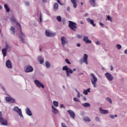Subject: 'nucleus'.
<instances>
[{
  "instance_id": "nucleus-42",
  "label": "nucleus",
  "mask_w": 127,
  "mask_h": 127,
  "mask_svg": "<svg viewBox=\"0 0 127 127\" xmlns=\"http://www.w3.org/2000/svg\"><path fill=\"white\" fill-rule=\"evenodd\" d=\"M83 94H84V95H88V92L87 90H84Z\"/></svg>"
},
{
  "instance_id": "nucleus-11",
  "label": "nucleus",
  "mask_w": 127,
  "mask_h": 127,
  "mask_svg": "<svg viewBox=\"0 0 127 127\" xmlns=\"http://www.w3.org/2000/svg\"><path fill=\"white\" fill-rule=\"evenodd\" d=\"M67 113L70 115V116L71 118H72L73 120L75 119V117H76V115L75 114V113L72 110H67Z\"/></svg>"
},
{
  "instance_id": "nucleus-7",
  "label": "nucleus",
  "mask_w": 127,
  "mask_h": 127,
  "mask_svg": "<svg viewBox=\"0 0 127 127\" xmlns=\"http://www.w3.org/2000/svg\"><path fill=\"white\" fill-rule=\"evenodd\" d=\"M45 34L46 36H48L49 37H53V36H55L56 35V33L49 32L47 30H46L45 31Z\"/></svg>"
},
{
  "instance_id": "nucleus-49",
  "label": "nucleus",
  "mask_w": 127,
  "mask_h": 127,
  "mask_svg": "<svg viewBox=\"0 0 127 127\" xmlns=\"http://www.w3.org/2000/svg\"><path fill=\"white\" fill-rule=\"evenodd\" d=\"M96 44H97V45H100V42L99 41L96 42Z\"/></svg>"
},
{
  "instance_id": "nucleus-39",
  "label": "nucleus",
  "mask_w": 127,
  "mask_h": 127,
  "mask_svg": "<svg viewBox=\"0 0 127 127\" xmlns=\"http://www.w3.org/2000/svg\"><path fill=\"white\" fill-rule=\"evenodd\" d=\"M76 37H77L79 39H81V38H83V36H81L80 35H77L76 36Z\"/></svg>"
},
{
  "instance_id": "nucleus-47",
  "label": "nucleus",
  "mask_w": 127,
  "mask_h": 127,
  "mask_svg": "<svg viewBox=\"0 0 127 127\" xmlns=\"http://www.w3.org/2000/svg\"><path fill=\"white\" fill-rule=\"evenodd\" d=\"M77 98H80V92L77 93Z\"/></svg>"
},
{
  "instance_id": "nucleus-63",
  "label": "nucleus",
  "mask_w": 127,
  "mask_h": 127,
  "mask_svg": "<svg viewBox=\"0 0 127 127\" xmlns=\"http://www.w3.org/2000/svg\"><path fill=\"white\" fill-rule=\"evenodd\" d=\"M39 50H40V51H41V48H40Z\"/></svg>"
},
{
  "instance_id": "nucleus-3",
  "label": "nucleus",
  "mask_w": 127,
  "mask_h": 127,
  "mask_svg": "<svg viewBox=\"0 0 127 127\" xmlns=\"http://www.w3.org/2000/svg\"><path fill=\"white\" fill-rule=\"evenodd\" d=\"M68 27H69V28H70L71 30H73V31H76V29H77V23L73 22L71 21H69Z\"/></svg>"
},
{
  "instance_id": "nucleus-4",
  "label": "nucleus",
  "mask_w": 127,
  "mask_h": 127,
  "mask_svg": "<svg viewBox=\"0 0 127 127\" xmlns=\"http://www.w3.org/2000/svg\"><path fill=\"white\" fill-rule=\"evenodd\" d=\"M63 70L66 71L67 77H69L70 74H73V70L71 68H69L67 65L63 67Z\"/></svg>"
},
{
  "instance_id": "nucleus-51",
  "label": "nucleus",
  "mask_w": 127,
  "mask_h": 127,
  "mask_svg": "<svg viewBox=\"0 0 127 127\" xmlns=\"http://www.w3.org/2000/svg\"><path fill=\"white\" fill-rule=\"evenodd\" d=\"M99 24H100V25H101V26H104V24H103V23L100 22V23H99Z\"/></svg>"
},
{
  "instance_id": "nucleus-43",
  "label": "nucleus",
  "mask_w": 127,
  "mask_h": 127,
  "mask_svg": "<svg viewBox=\"0 0 127 127\" xmlns=\"http://www.w3.org/2000/svg\"><path fill=\"white\" fill-rule=\"evenodd\" d=\"M8 47H9L8 45L7 44H6V47L4 49H6V50H7V49H8Z\"/></svg>"
},
{
  "instance_id": "nucleus-6",
  "label": "nucleus",
  "mask_w": 127,
  "mask_h": 127,
  "mask_svg": "<svg viewBox=\"0 0 127 127\" xmlns=\"http://www.w3.org/2000/svg\"><path fill=\"white\" fill-rule=\"evenodd\" d=\"M34 83L36 84V85L38 87V88H42L43 89H44L45 86L44 85H43L41 82L39 81L38 80H35Z\"/></svg>"
},
{
  "instance_id": "nucleus-35",
  "label": "nucleus",
  "mask_w": 127,
  "mask_h": 127,
  "mask_svg": "<svg viewBox=\"0 0 127 127\" xmlns=\"http://www.w3.org/2000/svg\"><path fill=\"white\" fill-rule=\"evenodd\" d=\"M11 21H13V22H16V19H15V18L14 17H13L11 18Z\"/></svg>"
},
{
  "instance_id": "nucleus-17",
  "label": "nucleus",
  "mask_w": 127,
  "mask_h": 127,
  "mask_svg": "<svg viewBox=\"0 0 127 127\" xmlns=\"http://www.w3.org/2000/svg\"><path fill=\"white\" fill-rule=\"evenodd\" d=\"M99 110L101 114H103L104 115H106L109 113V111L103 110V109H102V107H100L99 108Z\"/></svg>"
},
{
  "instance_id": "nucleus-38",
  "label": "nucleus",
  "mask_w": 127,
  "mask_h": 127,
  "mask_svg": "<svg viewBox=\"0 0 127 127\" xmlns=\"http://www.w3.org/2000/svg\"><path fill=\"white\" fill-rule=\"evenodd\" d=\"M40 64H43L44 63V60L43 59H42L40 60Z\"/></svg>"
},
{
  "instance_id": "nucleus-34",
  "label": "nucleus",
  "mask_w": 127,
  "mask_h": 127,
  "mask_svg": "<svg viewBox=\"0 0 127 127\" xmlns=\"http://www.w3.org/2000/svg\"><path fill=\"white\" fill-rule=\"evenodd\" d=\"M106 99L107 100V101H108L109 102H110V104H112V99H111V98H110L109 97H107L106 98Z\"/></svg>"
},
{
  "instance_id": "nucleus-50",
  "label": "nucleus",
  "mask_w": 127,
  "mask_h": 127,
  "mask_svg": "<svg viewBox=\"0 0 127 127\" xmlns=\"http://www.w3.org/2000/svg\"><path fill=\"white\" fill-rule=\"evenodd\" d=\"M76 46H77V47H80L81 46V44L78 43L76 44Z\"/></svg>"
},
{
  "instance_id": "nucleus-32",
  "label": "nucleus",
  "mask_w": 127,
  "mask_h": 127,
  "mask_svg": "<svg viewBox=\"0 0 127 127\" xmlns=\"http://www.w3.org/2000/svg\"><path fill=\"white\" fill-rule=\"evenodd\" d=\"M107 19L108 20H110V21H111V22L112 21H113V18H112V17H111L110 15L107 16Z\"/></svg>"
},
{
  "instance_id": "nucleus-25",
  "label": "nucleus",
  "mask_w": 127,
  "mask_h": 127,
  "mask_svg": "<svg viewBox=\"0 0 127 127\" xmlns=\"http://www.w3.org/2000/svg\"><path fill=\"white\" fill-rule=\"evenodd\" d=\"M4 8H5L6 12H9L10 11V9H9V8L8 7L7 4H4Z\"/></svg>"
},
{
  "instance_id": "nucleus-27",
  "label": "nucleus",
  "mask_w": 127,
  "mask_h": 127,
  "mask_svg": "<svg viewBox=\"0 0 127 127\" xmlns=\"http://www.w3.org/2000/svg\"><path fill=\"white\" fill-rule=\"evenodd\" d=\"M84 121H85V122H91V119H90V118H89V117H85L83 118Z\"/></svg>"
},
{
  "instance_id": "nucleus-19",
  "label": "nucleus",
  "mask_w": 127,
  "mask_h": 127,
  "mask_svg": "<svg viewBox=\"0 0 127 127\" xmlns=\"http://www.w3.org/2000/svg\"><path fill=\"white\" fill-rule=\"evenodd\" d=\"M89 2L92 6L95 7L96 6V0H89Z\"/></svg>"
},
{
  "instance_id": "nucleus-37",
  "label": "nucleus",
  "mask_w": 127,
  "mask_h": 127,
  "mask_svg": "<svg viewBox=\"0 0 127 127\" xmlns=\"http://www.w3.org/2000/svg\"><path fill=\"white\" fill-rule=\"evenodd\" d=\"M65 61L66 63H67V64H71V63H70V61H69V60L66 59L65 60Z\"/></svg>"
},
{
  "instance_id": "nucleus-46",
  "label": "nucleus",
  "mask_w": 127,
  "mask_h": 127,
  "mask_svg": "<svg viewBox=\"0 0 127 127\" xmlns=\"http://www.w3.org/2000/svg\"><path fill=\"white\" fill-rule=\"evenodd\" d=\"M25 4L26 5H27V6H28V5H29V2H26L25 3Z\"/></svg>"
},
{
  "instance_id": "nucleus-56",
  "label": "nucleus",
  "mask_w": 127,
  "mask_h": 127,
  "mask_svg": "<svg viewBox=\"0 0 127 127\" xmlns=\"http://www.w3.org/2000/svg\"><path fill=\"white\" fill-rule=\"evenodd\" d=\"M42 1H43V2H44V3L47 2L46 0H42Z\"/></svg>"
},
{
  "instance_id": "nucleus-14",
  "label": "nucleus",
  "mask_w": 127,
  "mask_h": 127,
  "mask_svg": "<svg viewBox=\"0 0 127 127\" xmlns=\"http://www.w3.org/2000/svg\"><path fill=\"white\" fill-rule=\"evenodd\" d=\"M83 40L85 42V43H87V44L92 43V41L89 40V38L88 37L84 36Z\"/></svg>"
},
{
  "instance_id": "nucleus-62",
  "label": "nucleus",
  "mask_w": 127,
  "mask_h": 127,
  "mask_svg": "<svg viewBox=\"0 0 127 127\" xmlns=\"http://www.w3.org/2000/svg\"><path fill=\"white\" fill-rule=\"evenodd\" d=\"M63 88H64V89H65V86H63Z\"/></svg>"
},
{
  "instance_id": "nucleus-24",
  "label": "nucleus",
  "mask_w": 127,
  "mask_h": 127,
  "mask_svg": "<svg viewBox=\"0 0 127 127\" xmlns=\"http://www.w3.org/2000/svg\"><path fill=\"white\" fill-rule=\"evenodd\" d=\"M71 2L73 4V7L76 8L77 7V2L76 0H71Z\"/></svg>"
},
{
  "instance_id": "nucleus-29",
  "label": "nucleus",
  "mask_w": 127,
  "mask_h": 127,
  "mask_svg": "<svg viewBox=\"0 0 127 127\" xmlns=\"http://www.w3.org/2000/svg\"><path fill=\"white\" fill-rule=\"evenodd\" d=\"M10 30L12 31L13 34H15V28H14V27H11L10 28Z\"/></svg>"
},
{
  "instance_id": "nucleus-57",
  "label": "nucleus",
  "mask_w": 127,
  "mask_h": 127,
  "mask_svg": "<svg viewBox=\"0 0 127 127\" xmlns=\"http://www.w3.org/2000/svg\"><path fill=\"white\" fill-rule=\"evenodd\" d=\"M80 23H81V24H84V22H83V21H80Z\"/></svg>"
},
{
  "instance_id": "nucleus-31",
  "label": "nucleus",
  "mask_w": 127,
  "mask_h": 127,
  "mask_svg": "<svg viewBox=\"0 0 127 127\" xmlns=\"http://www.w3.org/2000/svg\"><path fill=\"white\" fill-rule=\"evenodd\" d=\"M57 19L58 20V21H59L60 22H61V21H62V18H61V17L58 16L57 17Z\"/></svg>"
},
{
  "instance_id": "nucleus-8",
  "label": "nucleus",
  "mask_w": 127,
  "mask_h": 127,
  "mask_svg": "<svg viewBox=\"0 0 127 127\" xmlns=\"http://www.w3.org/2000/svg\"><path fill=\"white\" fill-rule=\"evenodd\" d=\"M26 73H30V72H33V67L31 65L27 66L25 69H24Z\"/></svg>"
},
{
  "instance_id": "nucleus-58",
  "label": "nucleus",
  "mask_w": 127,
  "mask_h": 127,
  "mask_svg": "<svg viewBox=\"0 0 127 127\" xmlns=\"http://www.w3.org/2000/svg\"><path fill=\"white\" fill-rule=\"evenodd\" d=\"M2 8V6L1 5H0V9H1Z\"/></svg>"
},
{
  "instance_id": "nucleus-45",
  "label": "nucleus",
  "mask_w": 127,
  "mask_h": 127,
  "mask_svg": "<svg viewBox=\"0 0 127 127\" xmlns=\"http://www.w3.org/2000/svg\"><path fill=\"white\" fill-rule=\"evenodd\" d=\"M62 108H64V109H65V107L64 106V105H63V104L61 105V108L62 109Z\"/></svg>"
},
{
  "instance_id": "nucleus-54",
  "label": "nucleus",
  "mask_w": 127,
  "mask_h": 127,
  "mask_svg": "<svg viewBox=\"0 0 127 127\" xmlns=\"http://www.w3.org/2000/svg\"><path fill=\"white\" fill-rule=\"evenodd\" d=\"M90 88H88V89L86 90V91H87V92H90Z\"/></svg>"
},
{
  "instance_id": "nucleus-26",
  "label": "nucleus",
  "mask_w": 127,
  "mask_h": 127,
  "mask_svg": "<svg viewBox=\"0 0 127 127\" xmlns=\"http://www.w3.org/2000/svg\"><path fill=\"white\" fill-rule=\"evenodd\" d=\"M82 106L83 107H84V108H86V107H91V105L88 103L82 104Z\"/></svg>"
},
{
  "instance_id": "nucleus-13",
  "label": "nucleus",
  "mask_w": 127,
  "mask_h": 127,
  "mask_svg": "<svg viewBox=\"0 0 127 127\" xmlns=\"http://www.w3.org/2000/svg\"><path fill=\"white\" fill-rule=\"evenodd\" d=\"M62 44L64 46L65 44H67L68 42L67 41V39L65 37H62L61 38Z\"/></svg>"
},
{
  "instance_id": "nucleus-52",
  "label": "nucleus",
  "mask_w": 127,
  "mask_h": 127,
  "mask_svg": "<svg viewBox=\"0 0 127 127\" xmlns=\"http://www.w3.org/2000/svg\"><path fill=\"white\" fill-rule=\"evenodd\" d=\"M67 11H70V8L69 7H67Z\"/></svg>"
},
{
  "instance_id": "nucleus-48",
  "label": "nucleus",
  "mask_w": 127,
  "mask_h": 127,
  "mask_svg": "<svg viewBox=\"0 0 127 127\" xmlns=\"http://www.w3.org/2000/svg\"><path fill=\"white\" fill-rule=\"evenodd\" d=\"M110 70L111 71H113L114 70V67H113V65H111V69Z\"/></svg>"
},
{
  "instance_id": "nucleus-30",
  "label": "nucleus",
  "mask_w": 127,
  "mask_h": 127,
  "mask_svg": "<svg viewBox=\"0 0 127 127\" xmlns=\"http://www.w3.org/2000/svg\"><path fill=\"white\" fill-rule=\"evenodd\" d=\"M46 66L47 68H50V63L48 62H46Z\"/></svg>"
},
{
  "instance_id": "nucleus-59",
  "label": "nucleus",
  "mask_w": 127,
  "mask_h": 127,
  "mask_svg": "<svg viewBox=\"0 0 127 127\" xmlns=\"http://www.w3.org/2000/svg\"><path fill=\"white\" fill-rule=\"evenodd\" d=\"M81 5H83V4H84V3H83V2H81Z\"/></svg>"
},
{
  "instance_id": "nucleus-22",
  "label": "nucleus",
  "mask_w": 127,
  "mask_h": 127,
  "mask_svg": "<svg viewBox=\"0 0 127 127\" xmlns=\"http://www.w3.org/2000/svg\"><path fill=\"white\" fill-rule=\"evenodd\" d=\"M7 51V50L6 49H2L1 50L2 54H3V57H5L6 56V52Z\"/></svg>"
},
{
  "instance_id": "nucleus-18",
  "label": "nucleus",
  "mask_w": 127,
  "mask_h": 127,
  "mask_svg": "<svg viewBox=\"0 0 127 127\" xmlns=\"http://www.w3.org/2000/svg\"><path fill=\"white\" fill-rule=\"evenodd\" d=\"M88 59V55L85 54L83 56V61L82 62H84L85 64H88V62L87 61Z\"/></svg>"
},
{
  "instance_id": "nucleus-20",
  "label": "nucleus",
  "mask_w": 127,
  "mask_h": 127,
  "mask_svg": "<svg viewBox=\"0 0 127 127\" xmlns=\"http://www.w3.org/2000/svg\"><path fill=\"white\" fill-rule=\"evenodd\" d=\"M52 112L54 113V114L55 115H57V114H58V110L56 109V108H55L54 106H52Z\"/></svg>"
},
{
  "instance_id": "nucleus-1",
  "label": "nucleus",
  "mask_w": 127,
  "mask_h": 127,
  "mask_svg": "<svg viewBox=\"0 0 127 127\" xmlns=\"http://www.w3.org/2000/svg\"><path fill=\"white\" fill-rule=\"evenodd\" d=\"M90 76L91 77H92V78H91V84L93 85L94 88H96L97 87L96 83L98 81V78L94 73H91Z\"/></svg>"
},
{
  "instance_id": "nucleus-16",
  "label": "nucleus",
  "mask_w": 127,
  "mask_h": 127,
  "mask_svg": "<svg viewBox=\"0 0 127 127\" xmlns=\"http://www.w3.org/2000/svg\"><path fill=\"white\" fill-rule=\"evenodd\" d=\"M6 66L7 68H12V66L11 65V62L9 61V60H8L6 62Z\"/></svg>"
},
{
  "instance_id": "nucleus-5",
  "label": "nucleus",
  "mask_w": 127,
  "mask_h": 127,
  "mask_svg": "<svg viewBox=\"0 0 127 127\" xmlns=\"http://www.w3.org/2000/svg\"><path fill=\"white\" fill-rule=\"evenodd\" d=\"M19 25L20 26V33L19 34V36L20 37V41L22 42V43H24V39H23V37H24L25 36L23 33H22V31H21V27L20 26V24H19Z\"/></svg>"
},
{
  "instance_id": "nucleus-12",
  "label": "nucleus",
  "mask_w": 127,
  "mask_h": 127,
  "mask_svg": "<svg viewBox=\"0 0 127 127\" xmlns=\"http://www.w3.org/2000/svg\"><path fill=\"white\" fill-rule=\"evenodd\" d=\"M5 100L6 101V102H10V103H12V104H13V103H15V100H14V99L11 97H6Z\"/></svg>"
},
{
  "instance_id": "nucleus-44",
  "label": "nucleus",
  "mask_w": 127,
  "mask_h": 127,
  "mask_svg": "<svg viewBox=\"0 0 127 127\" xmlns=\"http://www.w3.org/2000/svg\"><path fill=\"white\" fill-rule=\"evenodd\" d=\"M57 1L58 2V3H59V4L62 5V3L60 2V0H57Z\"/></svg>"
},
{
  "instance_id": "nucleus-64",
  "label": "nucleus",
  "mask_w": 127,
  "mask_h": 127,
  "mask_svg": "<svg viewBox=\"0 0 127 127\" xmlns=\"http://www.w3.org/2000/svg\"><path fill=\"white\" fill-rule=\"evenodd\" d=\"M3 90L4 91H5V89H4V88H3Z\"/></svg>"
},
{
  "instance_id": "nucleus-21",
  "label": "nucleus",
  "mask_w": 127,
  "mask_h": 127,
  "mask_svg": "<svg viewBox=\"0 0 127 127\" xmlns=\"http://www.w3.org/2000/svg\"><path fill=\"white\" fill-rule=\"evenodd\" d=\"M26 113L27 115H28V116H32V113H31V111H30V110L28 108H26Z\"/></svg>"
},
{
  "instance_id": "nucleus-23",
  "label": "nucleus",
  "mask_w": 127,
  "mask_h": 127,
  "mask_svg": "<svg viewBox=\"0 0 127 127\" xmlns=\"http://www.w3.org/2000/svg\"><path fill=\"white\" fill-rule=\"evenodd\" d=\"M59 8V5L57 3H55L54 5V10L55 11H57Z\"/></svg>"
},
{
  "instance_id": "nucleus-36",
  "label": "nucleus",
  "mask_w": 127,
  "mask_h": 127,
  "mask_svg": "<svg viewBox=\"0 0 127 127\" xmlns=\"http://www.w3.org/2000/svg\"><path fill=\"white\" fill-rule=\"evenodd\" d=\"M73 101H74V102H81L79 101V99H78L77 98H74Z\"/></svg>"
},
{
  "instance_id": "nucleus-53",
  "label": "nucleus",
  "mask_w": 127,
  "mask_h": 127,
  "mask_svg": "<svg viewBox=\"0 0 127 127\" xmlns=\"http://www.w3.org/2000/svg\"><path fill=\"white\" fill-rule=\"evenodd\" d=\"M41 19H42V17L41 16V14L40 15V20L41 22Z\"/></svg>"
},
{
  "instance_id": "nucleus-33",
  "label": "nucleus",
  "mask_w": 127,
  "mask_h": 127,
  "mask_svg": "<svg viewBox=\"0 0 127 127\" xmlns=\"http://www.w3.org/2000/svg\"><path fill=\"white\" fill-rule=\"evenodd\" d=\"M116 47H117V48L119 50H120V49H121L122 48V46H121V45H120V44H117V45H116Z\"/></svg>"
},
{
  "instance_id": "nucleus-41",
  "label": "nucleus",
  "mask_w": 127,
  "mask_h": 127,
  "mask_svg": "<svg viewBox=\"0 0 127 127\" xmlns=\"http://www.w3.org/2000/svg\"><path fill=\"white\" fill-rule=\"evenodd\" d=\"M110 118H111V119H115V116H114L113 115H110L109 116Z\"/></svg>"
},
{
  "instance_id": "nucleus-28",
  "label": "nucleus",
  "mask_w": 127,
  "mask_h": 127,
  "mask_svg": "<svg viewBox=\"0 0 127 127\" xmlns=\"http://www.w3.org/2000/svg\"><path fill=\"white\" fill-rule=\"evenodd\" d=\"M53 105H54V107H55V108H57V107H58L59 104L58 103V102L56 101H53Z\"/></svg>"
},
{
  "instance_id": "nucleus-9",
  "label": "nucleus",
  "mask_w": 127,
  "mask_h": 127,
  "mask_svg": "<svg viewBox=\"0 0 127 127\" xmlns=\"http://www.w3.org/2000/svg\"><path fill=\"white\" fill-rule=\"evenodd\" d=\"M14 111L15 112H16V113H17L19 115V116H20V117H23L22 115V113L21 112V109L18 108V107H15L14 108Z\"/></svg>"
},
{
  "instance_id": "nucleus-10",
  "label": "nucleus",
  "mask_w": 127,
  "mask_h": 127,
  "mask_svg": "<svg viewBox=\"0 0 127 127\" xmlns=\"http://www.w3.org/2000/svg\"><path fill=\"white\" fill-rule=\"evenodd\" d=\"M105 76L107 79L108 80V81H113V80H114V77H113V75H112V74H111L109 72L106 73Z\"/></svg>"
},
{
  "instance_id": "nucleus-55",
  "label": "nucleus",
  "mask_w": 127,
  "mask_h": 127,
  "mask_svg": "<svg viewBox=\"0 0 127 127\" xmlns=\"http://www.w3.org/2000/svg\"><path fill=\"white\" fill-rule=\"evenodd\" d=\"M83 100L84 101H86L87 100V98H86L85 97H83Z\"/></svg>"
},
{
  "instance_id": "nucleus-40",
  "label": "nucleus",
  "mask_w": 127,
  "mask_h": 127,
  "mask_svg": "<svg viewBox=\"0 0 127 127\" xmlns=\"http://www.w3.org/2000/svg\"><path fill=\"white\" fill-rule=\"evenodd\" d=\"M95 120L96 121V122H100V118L98 117H96Z\"/></svg>"
},
{
  "instance_id": "nucleus-2",
  "label": "nucleus",
  "mask_w": 127,
  "mask_h": 127,
  "mask_svg": "<svg viewBox=\"0 0 127 127\" xmlns=\"http://www.w3.org/2000/svg\"><path fill=\"white\" fill-rule=\"evenodd\" d=\"M0 124L2 126H7L8 123H7V120L3 118L2 117V113L1 111H0Z\"/></svg>"
},
{
  "instance_id": "nucleus-61",
  "label": "nucleus",
  "mask_w": 127,
  "mask_h": 127,
  "mask_svg": "<svg viewBox=\"0 0 127 127\" xmlns=\"http://www.w3.org/2000/svg\"><path fill=\"white\" fill-rule=\"evenodd\" d=\"M115 118H117V117H118V116L117 115H115Z\"/></svg>"
},
{
  "instance_id": "nucleus-60",
  "label": "nucleus",
  "mask_w": 127,
  "mask_h": 127,
  "mask_svg": "<svg viewBox=\"0 0 127 127\" xmlns=\"http://www.w3.org/2000/svg\"><path fill=\"white\" fill-rule=\"evenodd\" d=\"M72 71H74L75 72V71H76V68H74Z\"/></svg>"
},
{
  "instance_id": "nucleus-15",
  "label": "nucleus",
  "mask_w": 127,
  "mask_h": 127,
  "mask_svg": "<svg viewBox=\"0 0 127 127\" xmlns=\"http://www.w3.org/2000/svg\"><path fill=\"white\" fill-rule=\"evenodd\" d=\"M86 20L88 23H90L91 25L94 27L96 26V24L94 23V21L92 19H90V18H87Z\"/></svg>"
}]
</instances>
